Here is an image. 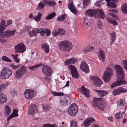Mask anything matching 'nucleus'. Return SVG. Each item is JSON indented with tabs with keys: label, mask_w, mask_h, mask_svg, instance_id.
<instances>
[{
	"label": "nucleus",
	"mask_w": 127,
	"mask_h": 127,
	"mask_svg": "<svg viewBox=\"0 0 127 127\" xmlns=\"http://www.w3.org/2000/svg\"><path fill=\"white\" fill-rule=\"evenodd\" d=\"M46 4L50 7H53L55 6L56 3L54 0H46L44 1Z\"/></svg>",
	"instance_id": "nucleus-25"
},
{
	"label": "nucleus",
	"mask_w": 127,
	"mask_h": 127,
	"mask_svg": "<svg viewBox=\"0 0 127 127\" xmlns=\"http://www.w3.org/2000/svg\"><path fill=\"white\" fill-rule=\"evenodd\" d=\"M84 20V24H85L87 26H88V22H89V21L88 20L87 18H85L83 20Z\"/></svg>",
	"instance_id": "nucleus-58"
},
{
	"label": "nucleus",
	"mask_w": 127,
	"mask_h": 127,
	"mask_svg": "<svg viewBox=\"0 0 127 127\" xmlns=\"http://www.w3.org/2000/svg\"><path fill=\"white\" fill-rule=\"evenodd\" d=\"M112 69L109 67H107L106 70L104 72L103 78L104 81L106 82H108L112 74Z\"/></svg>",
	"instance_id": "nucleus-6"
},
{
	"label": "nucleus",
	"mask_w": 127,
	"mask_h": 127,
	"mask_svg": "<svg viewBox=\"0 0 127 127\" xmlns=\"http://www.w3.org/2000/svg\"><path fill=\"white\" fill-rule=\"evenodd\" d=\"M42 14L40 12H39L36 16H34L33 18V19L36 22H39L41 19Z\"/></svg>",
	"instance_id": "nucleus-37"
},
{
	"label": "nucleus",
	"mask_w": 127,
	"mask_h": 127,
	"mask_svg": "<svg viewBox=\"0 0 127 127\" xmlns=\"http://www.w3.org/2000/svg\"><path fill=\"white\" fill-rule=\"evenodd\" d=\"M12 71L7 67H4L1 72V78L4 79L8 78L12 74Z\"/></svg>",
	"instance_id": "nucleus-4"
},
{
	"label": "nucleus",
	"mask_w": 127,
	"mask_h": 127,
	"mask_svg": "<svg viewBox=\"0 0 127 127\" xmlns=\"http://www.w3.org/2000/svg\"><path fill=\"white\" fill-rule=\"evenodd\" d=\"M80 69L86 73H88L89 70L87 64L84 61H83L80 65Z\"/></svg>",
	"instance_id": "nucleus-20"
},
{
	"label": "nucleus",
	"mask_w": 127,
	"mask_h": 127,
	"mask_svg": "<svg viewBox=\"0 0 127 127\" xmlns=\"http://www.w3.org/2000/svg\"><path fill=\"white\" fill-rule=\"evenodd\" d=\"M27 67L25 65H22L20 68L17 70L16 72L15 78L18 79L21 77L27 72Z\"/></svg>",
	"instance_id": "nucleus-7"
},
{
	"label": "nucleus",
	"mask_w": 127,
	"mask_h": 127,
	"mask_svg": "<svg viewBox=\"0 0 127 127\" xmlns=\"http://www.w3.org/2000/svg\"><path fill=\"white\" fill-rule=\"evenodd\" d=\"M99 56V58L100 60V58L102 60V62H104L105 61V54L104 51L100 48H99V53L97 54Z\"/></svg>",
	"instance_id": "nucleus-24"
},
{
	"label": "nucleus",
	"mask_w": 127,
	"mask_h": 127,
	"mask_svg": "<svg viewBox=\"0 0 127 127\" xmlns=\"http://www.w3.org/2000/svg\"><path fill=\"white\" fill-rule=\"evenodd\" d=\"M6 96L3 94L0 93V104H2L6 102Z\"/></svg>",
	"instance_id": "nucleus-30"
},
{
	"label": "nucleus",
	"mask_w": 127,
	"mask_h": 127,
	"mask_svg": "<svg viewBox=\"0 0 127 127\" xmlns=\"http://www.w3.org/2000/svg\"><path fill=\"white\" fill-rule=\"evenodd\" d=\"M51 93L54 96H63L64 95V93L63 92H51Z\"/></svg>",
	"instance_id": "nucleus-40"
},
{
	"label": "nucleus",
	"mask_w": 127,
	"mask_h": 127,
	"mask_svg": "<svg viewBox=\"0 0 127 127\" xmlns=\"http://www.w3.org/2000/svg\"><path fill=\"white\" fill-rule=\"evenodd\" d=\"M122 64L124 69L127 70V60H124L122 63Z\"/></svg>",
	"instance_id": "nucleus-46"
},
{
	"label": "nucleus",
	"mask_w": 127,
	"mask_h": 127,
	"mask_svg": "<svg viewBox=\"0 0 127 127\" xmlns=\"http://www.w3.org/2000/svg\"><path fill=\"white\" fill-rule=\"evenodd\" d=\"M59 35H64L65 32V31L63 29H59Z\"/></svg>",
	"instance_id": "nucleus-52"
},
{
	"label": "nucleus",
	"mask_w": 127,
	"mask_h": 127,
	"mask_svg": "<svg viewBox=\"0 0 127 127\" xmlns=\"http://www.w3.org/2000/svg\"><path fill=\"white\" fill-rule=\"evenodd\" d=\"M77 123L74 121V120H72L70 123V127H76L77 126Z\"/></svg>",
	"instance_id": "nucleus-47"
},
{
	"label": "nucleus",
	"mask_w": 127,
	"mask_h": 127,
	"mask_svg": "<svg viewBox=\"0 0 127 127\" xmlns=\"http://www.w3.org/2000/svg\"><path fill=\"white\" fill-rule=\"evenodd\" d=\"M107 5L109 7L111 8H114L116 7L117 5L115 2L112 1L110 2H109L107 3Z\"/></svg>",
	"instance_id": "nucleus-36"
},
{
	"label": "nucleus",
	"mask_w": 127,
	"mask_h": 127,
	"mask_svg": "<svg viewBox=\"0 0 127 127\" xmlns=\"http://www.w3.org/2000/svg\"><path fill=\"white\" fill-rule=\"evenodd\" d=\"M90 80L95 86L100 87L102 84L101 80L97 76H92Z\"/></svg>",
	"instance_id": "nucleus-9"
},
{
	"label": "nucleus",
	"mask_w": 127,
	"mask_h": 127,
	"mask_svg": "<svg viewBox=\"0 0 127 127\" xmlns=\"http://www.w3.org/2000/svg\"><path fill=\"white\" fill-rule=\"evenodd\" d=\"M102 100V98H95L93 100L91 103L93 107H97L100 110L103 111L105 105L104 103H101V102Z\"/></svg>",
	"instance_id": "nucleus-3"
},
{
	"label": "nucleus",
	"mask_w": 127,
	"mask_h": 127,
	"mask_svg": "<svg viewBox=\"0 0 127 127\" xmlns=\"http://www.w3.org/2000/svg\"><path fill=\"white\" fill-rule=\"evenodd\" d=\"M96 12L95 17H98L101 19H104L105 15L102 9H97L96 10Z\"/></svg>",
	"instance_id": "nucleus-22"
},
{
	"label": "nucleus",
	"mask_w": 127,
	"mask_h": 127,
	"mask_svg": "<svg viewBox=\"0 0 127 127\" xmlns=\"http://www.w3.org/2000/svg\"><path fill=\"white\" fill-rule=\"evenodd\" d=\"M68 68L70 70L72 77L77 78L78 77L79 75L75 67L72 65H69Z\"/></svg>",
	"instance_id": "nucleus-13"
},
{
	"label": "nucleus",
	"mask_w": 127,
	"mask_h": 127,
	"mask_svg": "<svg viewBox=\"0 0 127 127\" xmlns=\"http://www.w3.org/2000/svg\"><path fill=\"white\" fill-rule=\"evenodd\" d=\"M76 61L73 58L69 59L65 62L64 64L66 66L71 64H74Z\"/></svg>",
	"instance_id": "nucleus-34"
},
{
	"label": "nucleus",
	"mask_w": 127,
	"mask_h": 127,
	"mask_svg": "<svg viewBox=\"0 0 127 127\" xmlns=\"http://www.w3.org/2000/svg\"><path fill=\"white\" fill-rule=\"evenodd\" d=\"M117 105L119 107L122 108L125 107V103L123 102V99H120L117 101Z\"/></svg>",
	"instance_id": "nucleus-39"
},
{
	"label": "nucleus",
	"mask_w": 127,
	"mask_h": 127,
	"mask_svg": "<svg viewBox=\"0 0 127 127\" xmlns=\"http://www.w3.org/2000/svg\"><path fill=\"white\" fill-rule=\"evenodd\" d=\"M2 59L4 61L11 62V61L9 58L5 56H3L2 57Z\"/></svg>",
	"instance_id": "nucleus-48"
},
{
	"label": "nucleus",
	"mask_w": 127,
	"mask_h": 127,
	"mask_svg": "<svg viewBox=\"0 0 127 127\" xmlns=\"http://www.w3.org/2000/svg\"><path fill=\"white\" fill-rule=\"evenodd\" d=\"M116 68L117 78L118 81L112 83L111 85V88H113L121 85H125L127 84L126 81L124 79V75L123 68L120 65H116L114 66Z\"/></svg>",
	"instance_id": "nucleus-1"
},
{
	"label": "nucleus",
	"mask_w": 127,
	"mask_h": 127,
	"mask_svg": "<svg viewBox=\"0 0 127 127\" xmlns=\"http://www.w3.org/2000/svg\"><path fill=\"white\" fill-rule=\"evenodd\" d=\"M89 49V52H91L94 50V48L93 47L90 46H88Z\"/></svg>",
	"instance_id": "nucleus-60"
},
{
	"label": "nucleus",
	"mask_w": 127,
	"mask_h": 127,
	"mask_svg": "<svg viewBox=\"0 0 127 127\" xmlns=\"http://www.w3.org/2000/svg\"><path fill=\"white\" fill-rule=\"evenodd\" d=\"M78 106L75 103L72 104L68 109L67 113L71 116H75L78 112Z\"/></svg>",
	"instance_id": "nucleus-5"
},
{
	"label": "nucleus",
	"mask_w": 127,
	"mask_h": 127,
	"mask_svg": "<svg viewBox=\"0 0 127 127\" xmlns=\"http://www.w3.org/2000/svg\"><path fill=\"white\" fill-rule=\"evenodd\" d=\"M59 49L65 53L69 52L72 49L73 46L69 41L65 40L62 41L58 44Z\"/></svg>",
	"instance_id": "nucleus-2"
},
{
	"label": "nucleus",
	"mask_w": 127,
	"mask_h": 127,
	"mask_svg": "<svg viewBox=\"0 0 127 127\" xmlns=\"http://www.w3.org/2000/svg\"><path fill=\"white\" fill-rule=\"evenodd\" d=\"M41 48L46 53L49 52V45L47 43H42L41 45Z\"/></svg>",
	"instance_id": "nucleus-27"
},
{
	"label": "nucleus",
	"mask_w": 127,
	"mask_h": 127,
	"mask_svg": "<svg viewBox=\"0 0 127 127\" xmlns=\"http://www.w3.org/2000/svg\"><path fill=\"white\" fill-rule=\"evenodd\" d=\"M38 111L37 107L36 105L33 104L30 106L28 110L29 114L32 115L37 112Z\"/></svg>",
	"instance_id": "nucleus-15"
},
{
	"label": "nucleus",
	"mask_w": 127,
	"mask_h": 127,
	"mask_svg": "<svg viewBox=\"0 0 127 127\" xmlns=\"http://www.w3.org/2000/svg\"><path fill=\"white\" fill-rule=\"evenodd\" d=\"M15 32V30L12 31L6 30L4 32L3 31L2 33H0V35L1 36L2 38H7L14 35Z\"/></svg>",
	"instance_id": "nucleus-11"
},
{
	"label": "nucleus",
	"mask_w": 127,
	"mask_h": 127,
	"mask_svg": "<svg viewBox=\"0 0 127 127\" xmlns=\"http://www.w3.org/2000/svg\"><path fill=\"white\" fill-rule=\"evenodd\" d=\"M90 0H83V7L85 8V7L89 3Z\"/></svg>",
	"instance_id": "nucleus-50"
},
{
	"label": "nucleus",
	"mask_w": 127,
	"mask_h": 127,
	"mask_svg": "<svg viewBox=\"0 0 127 127\" xmlns=\"http://www.w3.org/2000/svg\"><path fill=\"white\" fill-rule=\"evenodd\" d=\"M65 16V15H63L61 16H60L58 17L57 19V20L59 21H64Z\"/></svg>",
	"instance_id": "nucleus-45"
},
{
	"label": "nucleus",
	"mask_w": 127,
	"mask_h": 127,
	"mask_svg": "<svg viewBox=\"0 0 127 127\" xmlns=\"http://www.w3.org/2000/svg\"><path fill=\"white\" fill-rule=\"evenodd\" d=\"M14 49L15 50V53L24 52L26 50V48L25 45L22 43H21L18 44L15 46Z\"/></svg>",
	"instance_id": "nucleus-10"
},
{
	"label": "nucleus",
	"mask_w": 127,
	"mask_h": 127,
	"mask_svg": "<svg viewBox=\"0 0 127 127\" xmlns=\"http://www.w3.org/2000/svg\"><path fill=\"white\" fill-rule=\"evenodd\" d=\"M39 33L42 36H43L44 34L46 33V36H47L50 35L51 32L49 29H39Z\"/></svg>",
	"instance_id": "nucleus-23"
},
{
	"label": "nucleus",
	"mask_w": 127,
	"mask_h": 127,
	"mask_svg": "<svg viewBox=\"0 0 127 127\" xmlns=\"http://www.w3.org/2000/svg\"><path fill=\"white\" fill-rule=\"evenodd\" d=\"M43 64L41 63H40L34 66H30L29 67V69L32 71H34L41 66Z\"/></svg>",
	"instance_id": "nucleus-35"
},
{
	"label": "nucleus",
	"mask_w": 127,
	"mask_h": 127,
	"mask_svg": "<svg viewBox=\"0 0 127 127\" xmlns=\"http://www.w3.org/2000/svg\"><path fill=\"white\" fill-rule=\"evenodd\" d=\"M43 110L45 111H49L51 108L48 105H44L43 106Z\"/></svg>",
	"instance_id": "nucleus-53"
},
{
	"label": "nucleus",
	"mask_w": 127,
	"mask_h": 127,
	"mask_svg": "<svg viewBox=\"0 0 127 127\" xmlns=\"http://www.w3.org/2000/svg\"><path fill=\"white\" fill-rule=\"evenodd\" d=\"M32 32L33 34L35 36H36L38 33H39V29H34L32 31Z\"/></svg>",
	"instance_id": "nucleus-43"
},
{
	"label": "nucleus",
	"mask_w": 127,
	"mask_h": 127,
	"mask_svg": "<svg viewBox=\"0 0 127 127\" xmlns=\"http://www.w3.org/2000/svg\"><path fill=\"white\" fill-rule=\"evenodd\" d=\"M12 21L11 20H8L7 22V25H8L11 24L12 23Z\"/></svg>",
	"instance_id": "nucleus-61"
},
{
	"label": "nucleus",
	"mask_w": 127,
	"mask_h": 127,
	"mask_svg": "<svg viewBox=\"0 0 127 127\" xmlns=\"http://www.w3.org/2000/svg\"><path fill=\"white\" fill-rule=\"evenodd\" d=\"M107 20L108 22L109 23L111 24L114 25H118V22L116 21V20L111 18L108 17L107 18Z\"/></svg>",
	"instance_id": "nucleus-32"
},
{
	"label": "nucleus",
	"mask_w": 127,
	"mask_h": 127,
	"mask_svg": "<svg viewBox=\"0 0 127 127\" xmlns=\"http://www.w3.org/2000/svg\"><path fill=\"white\" fill-rule=\"evenodd\" d=\"M70 100V98L68 96H66L60 100V104L61 106H68V101Z\"/></svg>",
	"instance_id": "nucleus-17"
},
{
	"label": "nucleus",
	"mask_w": 127,
	"mask_h": 127,
	"mask_svg": "<svg viewBox=\"0 0 127 127\" xmlns=\"http://www.w3.org/2000/svg\"><path fill=\"white\" fill-rule=\"evenodd\" d=\"M96 11L93 9H88L85 12V15L87 16L95 17Z\"/></svg>",
	"instance_id": "nucleus-19"
},
{
	"label": "nucleus",
	"mask_w": 127,
	"mask_h": 127,
	"mask_svg": "<svg viewBox=\"0 0 127 127\" xmlns=\"http://www.w3.org/2000/svg\"><path fill=\"white\" fill-rule=\"evenodd\" d=\"M94 91L98 95L101 97L107 94V92L106 91L103 90H94Z\"/></svg>",
	"instance_id": "nucleus-28"
},
{
	"label": "nucleus",
	"mask_w": 127,
	"mask_h": 127,
	"mask_svg": "<svg viewBox=\"0 0 127 127\" xmlns=\"http://www.w3.org/2000/svg\"><path fill=\"white\" fill-rule=\"evenodd\" d=\"M94 118L92 117H89L84 121L83 124L85 127H88L95 121Z\"/></svg>",
	"instance_id": "nucleus-21"
},
{
	"label": "nucleus",
	"mask_w": 127,
	"mask_h": 127,
	"mask_svg": "<svg viewBox=\"0 0 127 127\" xmlns=\"http://www.w3.org/2000/svg\"><path fill=\"white\" fill-rule=\"evenodd\" d=\"M59 29L54 30L53 32L52 33L53 35L56 36L59 35Z\"/></svg>",
	"instance_id": "nucleus-49"
},
{
	"label": "nucleus",
	"mask_w": 127,
	"mask_h": 127,
	"mask_svg": "<svg viewBox=\"0 0 127 127\" xmlns=\"http://www.w3.org/2000/svg\"><path fill=\"white\" fill-rule=\"evenodd\" d=\"M103 0H99L97 1L96 2L95 4V5L98 7L100 6L101 5V2L103 1Z\"/></svg>",
	"instance_id": "nucleus-55"
},
{
	"label": "nucleus",
	"mask_w": 127,
	"mask_h": 127,
	"mask_svg": "<svg viewBox=\"0 0 127 127\" xmlns=\"http://www.w3.org/2000/svg\"><path fill=\"white\" fill-rule=\"evenodd\" d=\"M36 92L34 90L30 89L26 90L24 92L25 97L27 99H31L35 96L36 95Z\"/></svg>",
	"instance_id": "nucleus-8"
},
{
	"label": "nucleus",
	"mask_w": 127,
	"mask_h": 127,
	"mask_svg": "<svg viewBox=\"0 0 127 127\" xmlns=\"http://www.w3.org/2000/svg\"><path fill=\"white\" fill-rule=\"evenodd\" d=\"M5 88V86L4 84H2L0 86V93L1 91L3 90Z\"/></svg>",
	"instance_id": "nucleus-57"
},
{
	"label": "nucleus",
	"mask_w": 127,
	"mask_h": 127,
	"mask_svg": "<svg viewBox=\"0 0 127 127\" xmlns=\"http://www.w3.org/2000/svg\"><path fill=\"white\" fill-rule=\"evenodd\" d=\"M102 23L100 21L98 22V27L99 28L101 29L102 28Z\"/></svg>",
	"instance_id": "nucleus-59"
},
{
	"label": "nucleus",
	"mask_w": 127,
	"mask_h": 127,
	"mask_svg": "<svg viewBox=\"0 0 127 127\" xmlns=\"http://www.w3.org/2000/svg\"><path fill=\"white\" fill-rule=\"evenodd\" d=\"M66 85L63 87V88H64L65 87H69V82L67 81L66 82Z\"/></svg>",
	"instance_id": "nucleus-63"
},
{
	"label": "nucleus",
	"mask_w": 127,
	"mask_h": 127,
	"mask_svg": "<svg viewBox=\"0 0 127 127\" xmlns=\"http://www.w3.org/2000/svg\"><path fill=\"white\" fill-rule=\"evenodd\" d=\"M18 116V110L16 109H14L13 113L7 118V121H8L11 118L14 117H16Z\"/></svg>",
	"instance_id": "nucleus-29"
},
{
	"label": "nucleus",
	"mask_w": 127,
	"mask_h": 127,
	"mask_svg": "<svg viewBox=\"0 0 127 127\" xmlns=\"http://www.w3.org/2000/svg\"><path fill=\"white\" fill-rule=\"evenodd\" d=\"M127 90L123 88L120 87L118 89H114L112 92L113 95L115 96L119 95L121 93H124L127 91Z\"/></svg>",
	"instance_id": "nucleus-16"
},
{
	"label": "nucleus",
	"mask_w": 127,
	"mask_h": 127,
	"mask_svg": "<svg viewBox=\"0 0 127 127\" xmlns=\"http://www.w3.org/2000/svg\"><path fill=\"white\" fill-rule=\"evenodd\" d=\"M73 0H69L68 3V8L70 10V11L73 13L75 15L77 14L78 11L74 7L73 4Z\"/></svg>",
	"instance_id": "nucleus-18"
},
{
	"label": "nucleus",
	"mask_w": 127,
	"mask_h": 127,
	"mask_svg": "<svg viewBox=\"0 0 127 127\" xmlns=\"http://www.w3.org/2000/svg\"><path fill=\"white\" fill-rule=\"evenodd\" d=\"M122 11L125 14L127 13V4L125 3L122 5Z\"/></svg>",
	"instance_id": "nucleus-38"
},
{
	"label": "nucleus",
	"mask_w": 127,
	"mask_h": 127,
	"mask_svg": "<svg viewBox=\"0 0 127 127\" xmlns=\"http://www.w3.org/2000/svg\"><path fill=\"white\" fill-rule=\"evenodd\" d=\"M115 115L116 118L117 119L121 118L122 117V114L120 112L116 113Z\"/></svg>",
	"instance_id": "nucleus-54"
},
{
	"label": "nucleus",
	"mask_w": 127,
	"mask_h": 127,
	"mask_svg": "<svg viewBox=\"0 0 127 127\" xmlns=\"http://www.w3.org/2000/svg\"><path fill=\"white\" fill-rule=\"evenodd\" d=\"M56 124H45L43 126V127H57Z\"/></svg>",
	"instance_id": "nucleus-44"
},
{
	"label": "nucleus",
	"mask_w": 127,
	"mask_h": 127,
	"mask_svg": "<svg viewBox=\"0 0 127 127\" xmlns=\"http://www.w3.org/2000/svg\"><path fill=\"white\" fill-rule=\"evenodd\" d=\"M88 46L82 49V51L84 53H87L89 52Z\"/></svg>",
	"instance_id": "nucleus-51"
},
{
	"label": "nucleus",
	"mask_w": 127,
	"mask_h": 127,
	"mask_svg": "<svg viewBox=\"0 0 127 127\" xmlns=\"http://www.w3.org/2000/svg\"><path fill=\"white\" fill-rule=\"evenodd\" d=\"M42 71L45 75L50 76L53 73V70L52 68L47 65L43 66L42 68Z\"/></svg>",
	"instance_id": "nucleus-12"
},
{
	"label": "nucleus",
	"mask_w": 127,
	"mask_h": 127,
	"mask_svg": "<svg viewBox=\"0 0 127 127\" xmlns=\"http://www.w3.org/2000/svg\"><path fill=\"white\" fill-rule=\"evenodd\" d=\"M5 22L3 20H2L0 23V33H2L3 31L5 29L6 26L5 25Z\"/></svg>",
	"instance_id": "nucleus-31"
},
{
	"label": "nucleus",
	"mask_w": 127,
	"mask_h": 127,
	"mask_svg": "<svg viewBox=\"0 0 127 127\" xmlns=\"http://www.w3.org/2000/svg\"><path fill=\"white\" fill-rule=\"evenodd\" d=\"M79 91L81 94L84 95L86 97H89L90 96L89 90L87 89L84 86H82L81 87L78 89Z\"/></svg>",
	"instance_id": "nucleus-14"
},
{
	"label": "nucleus",
	"mask_w": 127,
	"mask_h": 127,
	"mask_svg": "<svg viewBox=\"0 0 127 127\" xmlns=\"http://www.w3.org/2000/svg\"><path fill=\"white\" fill-rule=\"evenodd\" d=\"M44 6V4L41 2L38 4V6L37 7V9L38 10H41L43 9Z\"/></svg>",
	"instance_id": "nucleus-41"
},
{
	"label": "nucleus",
	"mask_w": 127,
	"mask_h": 127,
	"mask_svg": "<svg viewBox=\"0 0 127 127\" xmlns=\"http://www.w3.org/2000/svg\"><path fill=\"white\" fill-rule=\"evenodd\" d=\"M116 33L114 32H112L109 34L110 38L111 40L110 42V44L111 45L116 40Z\"/></svg>",
	"instance_id": "nucleus-26"
},
{
	"label": "nucleus",
	"mask_w": 127,
	"mask_h": 127,
	"mask_svg": "<svg viewBox=\"0 0 127 127\" xmlns=\"http://www.w3.org/2000/svg\"><path fill=\"white\" fill-rule=\"evenodd\" d=\"M11 66L13 69H16L18 68L19 66L18 65H15L13 64H12L11 65Z\"/></svg>",
	"instance_id": "nucleus-56"
},
{
	"label": "nucleus",
	"mask_w": 127,
	"mask_h": 127,
	"mask_svg": "<svg viewBox=\"0 0 127 127\" xmlns=\"http://www.w3.org/2000/svg\"><path fill=\"white\" fill-rule=\"evenodd\" d=\"M107 118L110 121H111V122H113L112 116H111L110 117H108Z\"/></svg>",
	"instance_id": "nucleus-64"
},
{
	"label": "nucleus",
	"mask_w": 127,
	"mask_h": 127,
	"mask_svg": "<svg viewBox=\"0 0 127 127\" xmlns=\"http://www.w3.org/2000/svg\"><path fill=\"white\" fill-rule=\"evenodd\" d=\"M5 110L4 113L5 115L8 116L9 115L11 112V108L8 106H5Z\"/></svg>",
	"instance_id": "nucleus-33"
},
{
	"label": "nucleus",
	"mask_w": 127,
	"mask_h": 127,
	"mask_svg": "<svg viewBox=\"0 0 127 127\" xmlns=\"http://www.w3.org/2000/svg\"><path fill=\"white\" fill-rule=\"evenodd\" d=\"M31 27L30 26H27L25 27V31H28L30 29Z\"/></svg>",
	"instance_id": "nucleus-62"
},
{
	"label": "nucleus",
	"mask_w": 127,
	"mask_h": 127,
	"mask_svg": "<svg viewBox=\"0 0 127 127\" xmlns=\"http://www.w3.org/2000/svg\"><path fill=\"white\" fill-rule=\"evenodd\" d=\"M56 13L55 12L49 15L46 17V20L50 19L55 17Z\"/></svg>",
	"instance_id": "nucleus-42"
}]
</instances>
